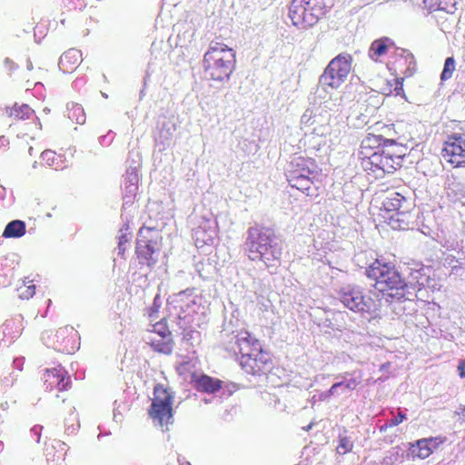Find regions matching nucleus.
I'll list each match as a JSON object with an SVG mask.
<instances>
[{"instance_id": "obj_50", "label": "nucleus", "mask_w": 465, "mask_h": 465, "mask_svg": "<svg viewBox=\"0 0 465 465\" xmlns=\"http://www.w3.org/2000/svg\"><path fill=\"white\" fill-rule=\"evenodd\" d=\"M14 365L16 369H18L19 371L22 370V365H23V359H15L14 360Z\"/></svg>"}, {"instance_id": "obj_7", "label": "nucleus", "mask_w": 465, "mask_h": 465, "mask_svg": "<svg viewBox=\"0 0 465 465\" xmlns=\"http://www.w3.org/2000/svg\"><path fill=\"white\" fill-rule=\"evenodd\" d=\"M352 57L347 53H341L335 56L328 64L319 78V84L325 89L339 88L347 79L351 70Z\"/></svg>"}, {"instance_id": "obj_40", "label": "nucleus", "mask_w": 465, "mask_h": 465, "mask_svg": "<svg viewBox=\"0 0 465 465\" xmlns=\"http://www.w3.org/2000/svg\"><path fill=\"white\" fill-rule=\"evenodd\" d=\"M15 381H16V375L15 374V372H10L2 377L1 385L4 388H10L14 385Z\"/></svg>"}, {"instance_id": "obj_21", "label": "nucleus", "mask_w": 465, "mask_h": 465, "mask_svg": "<svg viewBox=\"0 0 465 465\" xmlns=\"http://www.w3.org/2000/svg\"><path fill=\"white\" fill-rule=\"evenodd\" d=\"M81 61V51L71 48L61 55L58 66L64 73H71L77 67Z\"/></svg>"}, {"instance_id": "obj_35", "label": "nucleus", "mask_w": 465, "mask_h": 465, "mask_svg": "<svg viewBox=\"0 0 465 465\" xmlns=\"http://www.w3.org/2000/svg\"><path fill=\"white\" fill-rule=\"evenodd\" d=\"M7 112L11 117L21 120L28 119L34 113L33 109L25 104L22 105L15 104Z\"/></svg>"}, {"instance_id": "obj_5", "label": "nucleus", "mask_w": 465, "mask_h": 465, "mask_svg": "<svg viewBox=\"0 0 465 465\" xmlns=\"http://www.w3.org/2000/svg\"><path fill=\"white\" fill-rule=\"evenodd\" d=\"M329 9L322 0H292L289 17L294 26L305 29L316 25Z\"/></svg>"}, {"instance_id": "obj_34", "label": "nucleus", "mask_w": 465, "mask_h": 465, "mask_svg": "<svg viewBox=\"0 0 465 465\" xmlns=\"http://www.w3.org/2000/svg\"><path fill=\"white\" fill-rule=\"evenodd\" d=\"M354 443L350 436L344 433H340L338 437V445L336 447V451L340 455H345L351 452L353 449Z\"/></svg>"}, {"instance_id": "obj_24", "label": "nucleus", "mask_w": 465, "mask_h": 465, "mask_svg": "<svg viewBox=\"0 0 465 465\" xmlns=\"http://www.w3.org/2000/svg\"><path fill=\"white\" fill-rule=\"evenodd\" d=\"M193 381L198 391L207 393H214L222 388V381L220 380L205 374L193 375Z\"/></svg>"}, {"instance_id": "obj_64", "label": "nucleus", "mask_w": 465, "mask_h": 465, "mask_svg": "<svg viewBox=\"0 0 465 465\" xmlns=\"http://www.w3.org/2000/svg\"><path fill=\"white\" fill-rule=\"evenodd\" d=\"M75 411V408L73 407V409L71 410V412L74 413Z\"/></svg>"}, {"instance_id": "obj_3", "label": "nucleus", "mask_w": 465, "mask_h": 465, "mask_svg": "<svg viewBox=\"0 0 465 465\" xmlns=\"http://www.w3.org/2000/svg\"><path fill=\"white\" fill-rule=\"evenodd\" d=\"M235 52L226 45L212 41L203 59L206 79L223 85L235 69Z\"/></svg>"}, {"instance_id": "obj_28", "label": "nucleus", "mask_w": 465, "mask_h": 465, "mask_svg": "<svg viewBox=\"0 0 465 465\" xmlns=\"http://www.w3.org/2000/svg\"><path fill=\"white\" fill-rule=\"evenodd\" d=\"M386 150V155H391V158L399 167L401 166V162L403 157L405 156L406 148L401 144L398 143L395 139H389V141H384V147Z\"/></svg>"}, {"instance_id": "obj_31", "label": "nucleus", "mask_w": 465, "mask_h": 465, "mask_svg": "<svg viewBox=\"0 0 465 465\" xmlns=\"http://www.w3.org/2000/svg\"><path fill=\"white\" fill-rule=\"evenodd\" d=\"M424 3L433 10H442L450 14L456 10V0H424Z\"/></svg>"}, {"instance_id": "obj_36", "label": "nucleus", "mask_w": 465, "mask_h": 465, "mask_svg": "<svg viewBox=\"0 0 465 465\" xmlns=\"http://www.w3.org/2000/svg\"><path fill=\"white\" fill-rule=\"evenodd\" d=\"M404 450L400 446H395L389 450L381 461L382 465H394L403 458Z\"/></svg>"}, {"instance_id": "obj_8", "label": "nucleus", "mask_w": 465, "mask_h": 465, "mask_svg": "<svg viewBox=\"0 0 465 465\" xmlns=\"http://www.w3.org/2000/svg\"><path fill=\"white\" fill-rule=\"evenodd\" d=\"M153 399L149 415L155 424L163 427L173 422V394L162 384H156L153 389Z\"/></svg>"}, {"instance_id": "obj_16", "label": "nucleus", "mask_w": 465, "mask_h": 465, "mask_svg": "<svg viewBox=\"0 0 465 465\" xmlns=\"http://www.w3.org/2000/svg\"><path fill=\"white\" fill-rule=\"evenodd\" d=\"M272 366V363L269 353L262 349L254 356L245 358L242 368L249 374L261 375L269 371Z\"/></svg>"}, {"instance_id": "obj_4", "label": "nucleus", "mask_w": 465, "mask_h": 465, "mask_svg": "<svg viewBox=\"0 0 465 465\" xmlns=\"http://www.w3.org/2000/svg\"><path fill=\"white\" fill-rule=\"evenodd\" d=\"M285 175L289 184L309 196L314 195L312 185H314L320 175V168L315 160L303 156H292L285 168Z\"/></svg>"}, {"instance_id": "obj_63", "label": "nucleus", "mask_w": 465, "mask_h": 465, "mask_svg": "<svg viewBox=\"0 0 465 465\" xmlns=\"http://www.w3.org/2000/svg\"><path fill=\"white\" fill-rule=\"evenodd\" d=\"M114 419H119V416L116 415V413L114 414Z\"/></svg>"}, {"instance_id": "obj_58", "label": "nucleus", "mask_w": 465, "mask_h": 465, "mask_svg": "<svg viewBox=\"0 0 465 465\" xmlns=\"http://www.w3.org/2000/svg\"><path fill=\"white\" fill-rule=\"evenodd\" d=\"M5 142L7 143V140L4 136L0 137V143L1 144H4Z\"/></svg>"}, {"instance_id": "obj_23", "label": "nucleus", "mask_w": 465, "mask_h": 465, "mask_svg": "<svg viewBox=\"0 0 465 465\" xmlns=\"http://www.w3.org/2000/svg\"><path fill=\"white\" fill-rule=\"evenodd\" d=\"M433 448H435L433 439H421L411 444L408 455L412 459H426L432 453Z\"/></svg>"}, {"instance_id": "obj_33", "label": "nucleus", "mask_w": 465, "mask_h": 465, "mask_svg": "<svg viewBox=\"0 0 465 465\" xmlns=\"http://www.w3.org/2000/svg\"><path fill=\"white\" fill-rule=\"evenodd\" d=\"M139 167V162L133 160L132 163L127 167L125 174L124 175V184L138 185Z\"/></svg>"}, {"instance_id": "obj_56", "label": "nucleus", "mask_w": 465, "mask_h": 465, "mask_svg": "<svg viewBox=\"0 0 465 465\" xmlns=\"http://www.w3.org/2000/svg\"><path fill=\"white\" fill-rule=\"evenodd\" d=\"M180 465H191V463L187 460L182 461L180 459H178Z\"/></svg>"}, {"instance_id": "obj_29", "label": "nucleus", "mask_w": 465, "mask_h": 465, "mask_svg": "<svg viewBox=\"0 0 465 465\" xmlns=\"http://www.w3.org/2000/svg\"><path fill=\"white\" fill-rule=\"evenodd\" d=\"M147 343L153 349V351L164 354H170L173 351L172 338L162 337H148Z\"/></svg>"}, {"instance_id": "obj_20", "label": "nucleus", "mask_w": 465, "mask_h": 465, "mask_svg": "<svg viewBox=\"0 0 465 465\" xmlns=\"http://www.w3.org/2000/svg\"><path fill=\"white\" fill-rule=\"evenodd\" d=\"M444 190L448 198L453 202L465 198V183L453 174L446 176Z\"/></svg>"}, {"instance_id": "obj_30", "label": "nucleus", "mask_w": 465, "mask_h": 465, "mask_svg": "<svg viewBox=\"0 0 465 465\" xmlns=\"http://www.w3.org/2000/svg\"><path fill=\"white\" fill-rule=\"evenodd\" d=\"M25 223L24 221L13 220L6 224L2 236L5 238H19L25 235Z\"/></svg>"}, {"instance_id": "obj_19", "label": "nucleus", "mask_w": 465, "mask_h": 465, "mask_svg": "<svg viewBox=\"0 0 465 465\" xmlns=\"http://www.w3.org/2000/svg\"><path fill=\"white\" fill-rule=\"evenodd\" d=\"M180 296V305H179V312L178 319L179 324L182 328L186 329L191 323L194 321V313L197 312V309H199V305L197 304L195 298L188 299L187 301H183L184 293L182 292L179 294Z\"/></svg>"}, {"instance_id": "obj_14", "label": "nucleus", "mask_w": 465, "mask_h": 465, "mask_svg": "<svg viewBox=\"0 0 465 465\" xmlns=\"http://www.w3.org/2000/svg\"><path fill=\"white\" fill-rule=\"evenodd\" d=\"M385 153L386 150L383 147L379 151H374L370 156H367V159H363L362 165L366 170L372 172L381 171L384 173H392L399 166L391 155H386Z\"/></svg>"}, {"instance_id": "obj_54", "label": "nucleus", "mask_w": 465, "mask_h": 465, "mask_svg": "<svg viewBox=\"0 0 465 465\" xmlns=\"http://www.w3.org/2000/svg\"><path fill=\"white\" fill-rule=\"evenodd\" d=\"M26 68L28 70H32L33 69V63L29 59L26 62Z\"/></svg>"}, {"instance_id": "obj_39", "label": "nucleus", "mask_w": 465, "mask_h": 465, "mask_svg": "<svg viewBox=\"0 0 465 465\" xmlns=\"http://www.w3.org/2000/svg\"><path fill=\"white\" fill-rule=\"evenodd\" d=\"M153 337H162V336L171 337V331L167 328L166 324L162 322H156L153 326Z\"/></svg>"}, {"instance_id": "obj_9", "label": "nucleus", "mask_w": 465, "mask_h": 465, "mask_svg": "<svg viewBox=\"0 0 465 465\" xmlns=\"http://www.w3.org/2000/svg\"><path fill=\"white\" fill-rule=\"evenodd\" d=\"M413 207L411 199L395 191L389 192L382 201L383 210L391 213L389 219L400 223L399 227L401 229L409 224L408 218Z\"/></svg>"}, {"instance_id": "obj_25", "label": "nucleus", "mask_w": 465, "mask_h": 465, "mask_svg": "<svg viewBox=\"0 0 465 465\" xmlns=\"http://www.w3.org/2000/svg\"><path fill=\"white\" fill-rule=\"evenodd\" d=\"M136 253L138 258L148 266H152L157 262V259L153 257L155 253L154 243L150 241L139 239L136 242Z\"/></svg>"}, {"instance_id": "obj_27", "label": "nucleus", "mask_w": 465, "mask_h": 465, "mask_svg": "<svg viewBox=\"0 0 465 465\" xmlns=\"http://www.w3.org/2000/svg\"><path fill=\"white\" fill-rule=\"evenodd\" d=\"M394 47V42L389 37H381L374 40L369 48V57L377 61L379 57L384 55L390 48Z\"/></svg>"}, {"instance_id": "obj_15", "label": "nucleus", "mask_w": 465, "mask_h": 465, "mask_svg": "<svg viewBox=\"0 0 465 465\" xmlns=\"http://www.w3.org/2000/svg\"><path fill=\"white\" fill-rule=\"evenodd\" d=\"M43 381L46 391L57 389L59 391H67L71 387V379L61 365L46 369L43 375Z\"/></svg>"}, {"instance_id": "obj_37", "label": "nucleus", "mask_w": 465, "mask_h": 465, "mask_svg": "<svg viewBox=\"0 0 465 465\" xmlns=\"http://www.w3.org/2000/svg\"><path fill=\"white\" fill-rule=\"evenodd\" d=\"M456 62L453 57H447L444 63L443 70L440 74L441 81H447L451 78L455 70Z\"/></svg>"}, {"instance_id": "obj_6", "label": "nucleus", "mask_w": 465, "mask_h": 465, "mask_svg": "<svg viewBox=\"0 0 465 465\" xmlns=\"http://www.w3.org/2000/svg\"><path fill=\"white\" fill-rule=\"evenodd\" d=\"M337 299L345 308L361 315L373 317L379 310L376 301L365 294L359 285L347 284L341 287L337 292Z\"/></svg>"}, {"instance_id": "obj_32", "label": "nucleus", "mask_w": 465, "mask_h": 465, "mask_svg": "<svg viewBox=\"0 0 465 465\" xmlns=\"http://www.w3.org/2000/svg\"><path fill=\"white\" fill-rule=\"evenodd\" d=\"M68 118L78 124L85 123V114L81 104L72 103L67 104Z\"/></svg>"}, {"instance_id": "obj_38", "label": "nucleus", "mask_w": 465, "mask_h": 465, "mask_svg": "<svg viewBox=\"0 0 465 465\" xmlns=\"http://www.w3.org/2000/svg\"><path fill=\"white\" fill-rule=\"evenodd\" d=\"M138 190V185L124 184V204L132 203Z\"/></svg>"}, {"instance_id": "obj_2", "label": "nucleus", "mask_w": 465, "mask_h": 465, "mask_svg": "<svg viewBox=\"0 0 465 465\" xmlns=\"http://www.w3.org/2000/svg\"><path fill=\"white\" fill-rule=\"evenodd\" d=\"M365 274L375 282L374 288L382 293L387 302H402L410 297L407 294L405 280L393 266L376 259L365 267Z\"/></svg>"}, {"instance_id": "obj_22", "label": "nucleus", "mask_w": 465, "mask_h": 465, "mask_svg": "<svg viewBox=\"0 0 465 465\" xmlns=\"http://www.w3.org/2000/svg\"><path fill=\"white\" fill-rule=\"evenodd\" d=\"M384 141H389V139L384 138L383 134H368L361 141V154L362 155V160L367 159V156H370L371 153L369 151H379L384 147Z\"/></svg>"}, {"instance_id": "obj_10", "label": "nucleus", "mask_w": 465, "mask_h": 465, "mask_svg": "<svg viewBox=\"0 0 465 465\" xmlns=\"http://www.w3.org/2000/svg\"><path fill=\"white\" fill-rule=\"evenodd\" d=\"M225 349L235 355L240 354V364L242 366L245 358H251L262 350V345L256 338L248 331L232 332L225 344Z\"/></svg>"}, {"instance_id": "obj_59", "label": "nucleus", "mask_w": 465, "mask_h": 465, "mask_svg": "<svg viewBox=\"0 0 465 465\" xmlns=\"http://www.w3.org/2000/svg\"><path fill=\"white\" fill-rule=\"evenodd\" d=\"M33 151H34V148L33 147H29L28 153H29L30 155L33 154Z\"/></svg>"}, {"instance_id": "obj_44", "label": "nucleus", "mask_w": 465, "mask_h": 465, "mask_svg": "<svg viewBox=\"0 0 465 465\" xmlns=\"http://www.w3.org/2000/svg\"><path fill=\"white\" fill-rule=\"evenodd\" d=\"M35 285L28 286L24 292H22L20 293V297L22 299H29V298L33 297V295L35 294Z\"/></svg>"}, {"instance_id": "obj_62", "label": "nucleus", "mask_w": 465, "mask_h": 465, "mask_svg": "<svg viewBox=\"0 0 465 465\" xmlns=\"http://www.w3.org/2000/svg\"><path fill=\"white\" fill-rule=\"evenodd\" d=\"M4 191H5V188H4L2 185H0V195L2 194V193H3Z\"/></svg>"}, {"instance_id": "obj_45", "label": "nucleus", "mask_w": 465, "mask_h": 465, "mask_svg": "<svg viewBox=\"0 0 465 465\" xmlns=\"http://www.w3.org/2000/svg\"><path fill=\"white\" fill-rule=\"evenodd\" d=\"M75 420H76V424L69 425L67 422L65 423V433L66 434H68V435L74 434L78 430L80 425H79L77 418H75Z\"/></svg>"}, {"instance_id": "obj_18", "label": "nucleus", "mask_w": 465, "mask_h": 465, "mask_svg": "<svg viewBox=\"0 0 465 465\" xmlns=\"http://www.w3.org/2000/svg\"><path fill=\"white\" fill-rule=\"evenodd\" d=\"M175 132L176 124L173 119L163 117L159 121L154 140L160 151H163L170 146Z\"/></svg>"}, {"instance_id": "obj_42", "label": "nucleus", "mask_w": 465, "mask_h": 465, "mask_svg": "<svg viewBox=\"0 0 465 465\" xmlns=\"http://www.w3.org/2000/svg\"><path fill=\"white\" fill-rule=\"evenodd\" d=\"M43 426L41 425H35L30 430V436L35 439V442L39 443L41 435H42Z\"/></svg>"}, {"instance_id": "obj_51", "label": "nucleus", "mask_w": 465, "mask_h": 465, "mask_svg": "<svg viewBox=\"0 0 465 465\" xmlns=\"http://www.w3.org/2000/svg\"><path fill=\"white\" fill-rule=\"evenodd\" d=\"M5 64L6 66L10 65V67H9L10 71H12L14 69V63L9 58H5Z\"/></svg>"}, {"instance_id": "obj_60", "label": "nucleus", "mask_w": 465, "mask_h": 465, "mask_svg": "<svg viewBox=\"0 0 465 465\" xmlns=\"http://www.w3.org/2000/svg\"><path fill=\"white\" fill-rule=\"evenodd\" d=\"M302 120L304 122V120H307V114H304L302 116Z\"/></svg>"}, {"instance_id": "obj_41", "label": "nucleus", "mask_w": 465, "mask_h": 465, "mask_svg": "<svg viewBox=\"0 0 465 465\" xmlns=\"http://www.w3.org/2000/svg\"><path fill=\"white\" fill-rule=\"evenodd\" d=\"M41 157L49 166H52L54 162L55 153L51 150H45L41 153Z\"/></svg>"}, {"instance_id": "obj_11", "label": "nucleus", "mask_w": 465, "mask_h": 465, "mask_svg": "<svg viewBox=\"0 0 465 465\" xmlns=\"http://www.w3.org/2000/svg\"><path fill=\"white\" fill-rule=\"evenodd\" d=\"M77 336L73 327L65 326L59 328L54 333L45 331L42 333L43 343L54 350L63 353H73L74 351V339Z\"/></svg>"}, {"instance_id": "obj_26", "label": "nucleus", "mask_w": 465, "mask_h": 465, "mask_svg": "<svg viewBox=\"0 0 465 465\" xmlns=\"http://www.w3.org/2000/svg\"><path fill=\"white\" fill-rule=\"evenodd\" d=\"M361 376L360 377H351L349 379L347 377H344V379L342 381H337L334 384H332V386L330 388V390L328 391L323 392L321 395V398L327 399L330 396L335 395L338 393L339 389H341L342 392H344V391H351L356 389V387L361 383Z\"/></svg>"}, {"instance_id": "obj_46", "label": "nucleus", "mask_w": 465, "mask_h": 465, "mask_svg": "<svg viewBox=\"0 0 465 465\" xmlns=\"http://www.w3.org/2000/svg\"><path fill=\"white\" fill-rule=\"evenodd\" d=\"M367 257V252H359L357 253L355 256H354V261L355 262L357 263V265H359L360 267H364L363 264H361V262H363V260Z\"/></svg>"}, {"instance_id": "obj_53", "label": "nucleus", "mask_w": 465, "mask_h": 465, "mask_svg": "<svg viewBox=\"0 0 465 465\" xmlns=\"http://www.w3.org/2000/svg\"><path fill=\"white\" fill-rule=\"evenodd\" d=\"M390 428L389 426V421H387L385 424L381 425L380 427V431L381 432H385L387 430V429Z\"/></svg>"}, {"instance_id": "obj_55", "label": "nucleus", "mask_w": 465, "mask_h": 465, "mask_svg": "<svg viewBox=\"0 0 465 465\" xmlns=\"http://www.w3.org/2000/svg\"><path fill=\"white\" fill-rule=\"evenodd\" d=\"M159 306L157 305V298L154 299V302H153V306L152 308V311L154 312L157 310Z\"/></svg>"}, {"instance_id": "obj_52", "label": "nucleus", "mask_w": 465, "mask_h": 465, "mask_svg": "<svg viewBox=\"0 0 465 465\" xmlns=\"http://www.w3.org/2000/svg\"><path fill=\"white\" fill-rule=\"evenodd\" d=\"M0 407L3 411H7L9 409L8 401H4L0 404Z\"/></svg>"}, {"instance_id": "obj_57", "label": "nucleus", "mask_w": 465, "mask_h": 465, "mask_svg": "<svg viewBox=\"0 0 465 465\" xmlns=\"http://www.w3.org/2000/svg\"><path fill=\"white\" fill-rule=\"evenodd\" d=\"M458 414H461L465 418V407H461L460 412H458Z\"/></svg>"}, {"instance_id": "obj_1", "label": "nucleus", "mask_w": 465, "mask_h": 465, "mask_svg": "<svg viewBox=\"0 0 465 465\" xmlns=\"http://www.w3.org/2000/svg\"><path fill=\"white\" fill-rule=\"evenodd\" d=\"M244 250L252 262H262L267 267L279 262L282 254V240L271 226L255 223L246 232Z\"/></svg>"}, {"instance_id": "obj_61", "label": "nucleus", "mask_w": 465, "mask_h": 465, "mask_svg": "<svg viewBox=\"0 0 465 465\" xmlns=\"http://www.w3.org/2000/svg\"><path fill=\"white\" fill-rule=\"evenodd\" d=\"M302 120L304 122V120H307V114H304L302 116Z\"/></svg>"}, {"instance_id": "obj_13", "label": "nucleus", "mask_w": 465, "mask_h": 465, "mask_svg": "<svg viewBox=\"0 0 465 465\" xmlns=\"http://www.w3.org/2000/svg\"><path fill=\"white\" fill-rule=\"evenodd\" d=\"M217 237V223L213 218L202 217L197 227L193 229V238L197 248L213 245Z\"/></svg>"}, {"instance_id": "obj_12", "label": "nucleus", "mask_w": 465, "mask_h": 465, "mask_svg": "<svg viewBox=\"0 0 465 465\" xmlns=\"http://www.w3.org/2000/svg\"><path fill=\"white\" fill-rule=\"evenodd\" d=\"M442 156L454 167L465 166V134H451L444 142Z\"/></svg>"}, {"instance_id": "obj_17", "label": "nucleus", "mask_w": 465, "mask_h": 465, "mask_svg": "<svg viewBox=\"0 0 465 465\" xmlns=\"http://www.w3.org/2000/svg\"><path fill=\"white\" fill-rule=\"evenodd\" d=\"M425 270L426 268L420 263H416L415 267L411 268L408 279L405 281L407 294L410 295L409 301L414 300L417 296L416 292L427 284L429 276Z\"/></svg>"}, {"instance_id": "obj_47", "label": "nucleus", "mask_w": 465, "mask_h": 465, "mask_svg": "<svg viewBox=\"0 0 465 465\" xmlns=\"http://www.w3.org/2000/svg\"><path fill=\"white\" fill-rule=\"evenodd\" d=\"M131 238H132L131 233L124 232V233H122V234L119 236L118 242H123V243H124V244H125V245H130V240H131Z\"/></svg>"}, {"instance_id": "obj_48", "label": "nucleus", "mask_w": 465, "mask_h": 465, "mask_svg": "<svg viewBox=\"0 0 465 465\" xmlns=\"http://www.w3.org/2000/svg\"><path fill=\"white\" fill-rule=\"evenodd\" d=\"M130 245H125L123 242H118L117 253L119 256H124V252Z\"/></svg>"}, {"instance_id": "obj_49", "label": "nucleus", "mask_w": 465, "mask_h": 465, "mask_svg": "<svg viewBox=\"0 0 465 465\" xmlns=\"http://www.w3.org/2000/svg\"><path fill=\"white\" fill-rule=\"evenodd\" d=\"M460 376L465 377V361H461L459 364Z\"/></svg>"}, {"instance_id": "obj_43", "label": "nucleus", "mask_w": 465, "mask_h": 465, "mask_svg": "<svg viewBox=\"0 0 465 465\" xmlns=\"http://www.w3.org/2000/svg\"><path fill=\"white\" fill-rule=\"evenodd\" d=\"M406 419H407L406 414L400 411L397 416H394L393 418H391V420H388L389 426L390 427L397 426L400 423H401L403 420H405Z\"/></svg>"}]
</instances>
